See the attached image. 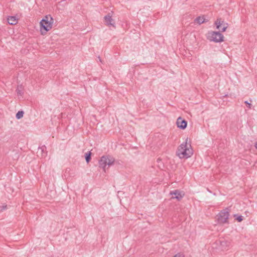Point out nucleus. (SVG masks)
Here are the masks:
<instances>
[{
  "label": "nucleus",
  "mask_w": 257,
  "mask_h": 257,
  "mask_svg": "<svg viewBox=\"0 0 257 257\" xmlns=\"http://www.w3.org/2000/svg\"><path fill=\"white\" fill-rule=\"evenodd\" d=\"M187 140L186 139V142L181 144L178 148L177 153L180 158H188L193 154L191 145L187 144Z\"/></svg>",
  "instance_id": "obj_1"
},
{
  "label": "nucleus",
  "mask_w": 257,
  "mask_h": 257,
  "mask_svg": "<svg viewBox=\"0 0 257 257\" xmlns=\"http://www.w3.org/2000/svg\"><path fill=\"white\" fill-rule=\"evenodd\" d=\"M229 213L227 209L221 211L216 216L217 222L220 224L228 223Z\"/></svg>",
  "instance_id": "obj_5"
},
{
  "label": "nucleus",
  "mask_w": 257,
  "mask_h": 257,
  "mask_svg": "<svg viewBox=\"0 0 257 257\" xmlns=\"http://www.w3.org/2000/svg\"><path fill=\"white\" fill-rule=\"evenodd\" d=\"M234 217L235 219L237 220L238 222H241L243 220V216L241 215H238L237 214H234Z\"/></svg>",
  "instance_id": "obj_16"
},
{
  "label": "nucleus",
  "mask_w": 257,
  "mask_h": 257,
  "mask_svg": "<svg viewBox=\"0 0 257 257\" xmlns=\"http://www.w3.org/2000/svg\"><path fill=\"white\" fill-rule=\"evenodd\" d=\"M24 113V112L23 111H19L16 115V118L18 119L21 118L22 117H23Z\"/></svg>",
  "instance_id": "obj_14"
},
{
  "label": "nucleus",
  "mask_w": 257,
  "mask_h": 257,
  "mask_svg": "<svg viewBox=\"0 0 257 257\" xmlns=\"http://www.w3.org/2000/svg\"><path fill=\"white\" fill-rule=\"evenodd\" d=\"M176 124L179 128L182 130H184L187 126V122L185 119H183L182 117H179L177 120Z\"/></svg>",
  "instance_id": "obj_9"
},
{
  "label": "nucleus",
  "mask_w": 257,
  "mask_h": 257,
  "mask_svg": "<svg viewBox=\"0 0 257 257\" xmlns=\"http://www.w3.org/2000/svg\"><path fill=\"white\" fill-rule=\"evenodd\" d=\"M195 21L199 24H201L205 22L204 18L201 16L196 18L195 20Z\"/></svg>",
  "instance_id": "obj_12"
},
{
  "label": "nucleus",
  "mask_w": 257,
  "mask_h": 257,
  "mask_svg": "<svg viewBox=\"0 0 257 257\" xmlns=\"http://www.w3.org/2000/svg\"><path fill=\"white\" fill-rule=\"evenodd\" d=\"M16 92H17L18 95L22 96L23 94V89H22V87L19 86H18V87L16 89Z\"/></svg>",
  "instance_id": "obj_13"
},
{
  "label": "nucleus",
  "mask_w": 257,
  "mask_h": 257,
  "mask_svg": "<svg viewBox=\"0 0 257 257\" xmlns=\"http://www.w3.org/2000/svg\"><path fill=\"white\" fill-rule=\"evenodd\" d=\"M244 103L246 104L247 107L249 109L251 108V103H249L247 101H245L244 102Z\"/></svg>",
  "instance_id": "obj_18"
},
{
  "label": "nucleus",
  "mask_w": 257,
  "mask_h": 257,
  "mask_svg": "<svg viewBox=\"0 0 257 257\" xmlns=\"http://www.w3.org/2000/svg\"><path fill=\"white\" fill-rule=\"evenodd\" d=\"M255 147L257 149V142L255 144Z\"/></svg>",
  "instance_id": "obj_19"
},
{
  "label": "nucleus",
  "mask_w": 257,
  "mask_h": 257,
  "mask_svg": "<svg viewBox=\"0 0 257 257\" xmlns=\"http://www.w3.org/2000/svg\"><path fill=\"white\" fill-rule=\"evenodd\" d=\"M216 25V28L221 32H225L228 27V24L225 23L224 21L221 19H217L215 23Z\"/></svg>",
  "instance_id": "obj_6"
},
{
  "label": "nucleus",
  "mask_w": 257,
  "mask_h": 257,
  "mask_svg": "<svg viewBox=\"0 0 257 257\" xmlns=\"http://www.w3.org/2000/svg\"><path fill=\"white\" fill-rule=\"evenodd\" d=\"M8 22L11 25H16L18 23V19L15 16H10L7 19Z\"/></svg>",
  "instance_id": "obj_11"
},
{
  "label": "nucleus",
  "mask_w": 257,
  "mask_h": 257,
  "mask_svg": "<svg viewBox=\"0 0 257 257\" xmlns=\"http://www.w3.org/2000/svg\"><path fill=\"white\" fill-rule=\"evenodd\" d=\"M207 39L215 43H220L224 41V36L219 32L211 31L208 32Z\"/></svg>",
  "instance_id": "obj_4"
},
{
  "label": "nucleus",
  "mask_w": 257,
  "mask_h": 257,
  "mask_svg": "<svg viewBox=\"0 0 257 257\" xmlns=\"http://www.w3.org/2000/svg\"><path fill=\"white\" fill-rule=\"evenodd\" d=\"M114 158L110 155L103 156L99 160V167L102 168L103 170L105 172L106 166L107 165L109 167L112 165L114 164Z\"/></svg>",
  "instance_id": "obj_3"
},
{
  "label": "nucleus",
  "mask_w": 257,
  "mask_h": 257,
  "mask_svg": "<svg viewBox=\"0 0 257 257\" xmlns=\"http://www.w3.org/2000/svg\"><path fill=\"white\" fill-rule=\"evenodd\" d=\"M104 21L106 25L107 26H112L113 27H115V22L112 19V17L110 15V14H108L104 17Z\"/></svg>",
  "instance_id": "obj_10"
},
{
  "label": "nucleus",
  "mask_w": 257,
  "mask_h": 257,
  "mask_svg": "<svg viewBox=\"0 0 257 257\" xmlns=\"http://www.w3.org/2000/svg\"><path fill=\"white\" fill-rule=\"evenodd\" d=\"M85 160L87 163H89L91 159V153L89 152L85 154Z\"/></svg>",
  "instance_id": "obj_15"
},
{
  "label": "nucleus",
  "mask_w": 257,
  "mask_h": 257,
  "mask_svg": "<svg viewBox=\"0 0 257 257\" xmlns=\"http://www.w3.org/2000/svg\"><path fill=\"white\" fill-rule=\"evenodd\" d=\"M37 156L41 158H45L47 155V152L45 146H42L39 147L37 152Z\"/></svg>",
  "instance_id": "obj_7"
},
{
  "label": "nucleus",
  "mask_w": 257,
  "mask_h": 257,
  "mask_svg": "<svg viewBox=\"0 0 257 257\" xmlns=\"http://www.w3.org/2000/svg\"><path fill=\"white\" fill-rule=\"evenodd\" d=\"M170 194L172 195H174L175 196H173L172 198H175L178 200H180L184 196V194L182 192H180L178 190H175L173 191L170 192Z\"/></svg>",
  "instance_id": "obj_8"
},
{
  "label": "nucleus",
  "mask_w": 257,
  "mask_h": 257,
  "mask_svg": "<svg viewBox=\"0 0 257 257\" xmlns=\"http://www.w3.org/2000/svg\"><path fill=\"white\" fill-rule=\"evenodd\" d=\"M53 22L54 20L51 15L45 16L40 23L42 33H43V30L45 31V32L51 30L52 28Z\"/></svg>",
  "instance_id": "obj_2"
},
{
  "label": "nucleus",
  "mask_w": 257,
  "mask_h": 257,
  "mask_svg": "<svg viewBox=\"0 0 257 257\" xmlns=\"http://www.w3.org/2000/svg\"><path fill=\"white\" fill-rule=\"evenodd\" d=\"M7 208V205H4L2 206H0V211H3L4 210H6Z\"/></svg>",
  "instance_id": "obj_17"
}]
</instances>
